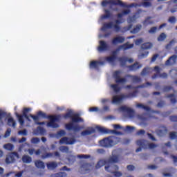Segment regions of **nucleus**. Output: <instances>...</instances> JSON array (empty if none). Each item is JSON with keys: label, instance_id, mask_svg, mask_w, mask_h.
<instances>
[{"label": "nucleus", "instance_id": "603ef678", "mask_svg": "<svg viewBox=\"0 0 177 177\" xmlns=\"http://www.w3.org/2000/svg\"><path fill=\"white\" fill-rule=\"evenodd\" d=\"M144 24H151V18H148L144 22Z\"/></svg>", "mask_w": 177, "mask_h": 177}, {"label": "nucleus", "instance_id": "4c0bfd02", "mask_svg": "<svg viewBox=\"0 0 177 177\" xmlns=\"http://www.w3.org/2000/svg\"><path fill=\"white\" fill-rule=\"evenodd\" d=\"M120 111H127V113H129L131 111V109L128 108L127 106H123L120 108Z\"/></svg>", "mask_w": 177, "mask_h": 177}, {"label": "nucleus", "instance_id": "052dcab7", "mask_svg": "<svg viewBox=\"0 0 177 177\" xmlns=\"http://www.w3.org/2000/svg\"><path fill=\"white\" fill-rule=\"evenodd\" d=\"M148 136H149V139H151V140H156V138H154V137L153 136H151V134L148 133Z\"/></svg>", "mask_w": 177, "mask_h": 177}, {"label": "nucleus", "instance_id": "c756f323", "mask_svg": "<svg viewBox=\"0 0 177 177\" xmlns=\"http://www.w3.org/2000/svg\"><path fill=\"white\" fill-rule=\"evenodd\" d=\"M28 153L29 154H30V156H32V154H34V153L36 154V156H39V154H41V151L37 150L35 151L34 149H29Z\"/></svg>", "mask_w": 177, "mask_h": 177}, {"label": "nucleus", "instance_id": "2eb2a0df", "mask_svg": "<svg viewBox=\"0 0 177 177\" xmlns=\"http://www.w3.org/2000/svg\"><path fill=\"white\" fill-rule=\"evenodd\" d=\"M107 49V44L104 41H100V46L97 48L98 52H103V50H106Z\"/></svg>", "mask_w": 177, "mask_h": 177}, {"label": "nucleus", "instance_id": "ea45409f", "mask_svg": "<svg viewBox=\"0 0 177 177\" xmlns=\"http://www.w3.org/2000/svg\"><path fill=\"white\" fill-rule=\"evenodd\" d=\"M59 150L62 153H67V151H68V148H67V147H60Z\"/></svg>", "mask_w": 177, "mask_h": 177}, {"label": "nucleus", "instance_id": "4d7b16f0", "mask_svg": "<svg viewBox=\"0 0 177 177\" xmlns=\"http://www.w3.org/2000/svg\"><path fill=\"white\" fill-rule=\"evenodd\" d=\"M23 175V171L18 172L15 174L16 177H21Z\"/></svg>", "mask_w": 177, "mask_h": 177}, {"label": "nucleus", "instance_id": "864d4df0", "mask_svg": "<svg viewBox=\"0 0 177 177\" xmlns=\"http://www.w3.org/2000/svg\"><path fill=\"white\" fill-rule=\"evenodd\" d=\"M176 138V133L172 132L170 133V138L175 139Z\"/></svg>", "mask_w": 177, "mask_h": 177}, {"label": "nucleus", "instance_id": "7ed1b4c3", "mask_svg": "<svg viewBox=\"0 0 177 177\" xmlns=\"http://www.w3.org/2000/svg\"><path fill=\"white\" fill-rule=\"evenodd\" d=\"M64 118H71L72 122L66 124V128L68 131H73V132H80L84 129V126H80L77 122H82L84 120L80 117L78 113H74L73 110L69 109L66 114L64 116Z\"/></svg>", "mask_w": 177, "mask_h": 177}, {"label": "nucleus", "instance_id": "a211bd4d", "mask_svg": "<svg viewBox=\"0 0 177 177\" xmlns=\"http://www.w3.org/2000/svg\"><path fill=\"white\" fill-rule=\"evenodd\" d=\"M103 62L97 61H92L90 63V68H97L100 66H102Z\"/></svg>", "mask_w": 177, "mask_h": 177}, {"label": "nucleus", "instance_id": "4be33fe9", "mask_svg": "<svg viewBox=\"0 0 177 177\" xmlns=\"http://www.w3.org/2000/svg\"><path fill=\"white\" fill-rule=\"evenodd\" d=\"M142 29L141 25H137L134 28L131 30V34H136L137 32H139L140 30Z\"/></svg>", "mask_w": 177, "mask_h": 177}, {"label": "nucleus", "instance_id": "37998d69", "mask_svg": "<svg viewBox=\"0 0 177 177\" xmlns=\"http://www.w3.org/2000/svg\"><path fill=\"white\" fill-rule=\"evenodd\" d=\"M31 142H32V143H35V145H37V143H39V138H32L31 140Z\"/></svg>", "mask_w": 177, "mask_h": 177}, {"label": "nucleus", "instance_id": "f257e3e1", "mask_svg": "<svg viewBox=\"0 0 177 177\" xmlns=\"http://www.w3.org/2000/svg\"><path fill=\"white\" fill-rule=\"evenodd\" d=\"M113 5H121L124 8H127L124 9L122 13L118 15V19L115 22L104 24L101 28L102 31H106V30H108L109 28H113L115 31H120L119 24L124 23V20H122L121 18L123 16L129 14V12H131L129 8H132V6H136V4L128 6L120 0H104L102 2V6H103V8H111V6Z\"/></svg>", "mask_w": 177, "mask_h": 177}, {"label": "nucleus", "instance_id": "69168bd1", "mask_svg": "<svg viewBox=\"0 0 177 177\" xmlns=\"http://www.w3.org/2000/svg\"><path fill=\"white\" fill-rule=\"evenodd\" d=\"M156 168H157V167H156V165L149 166V169H156Z\"/></svg>", "mask_w": 177, "mask_h": 177}, {"label": "nucleus", "instance_id": "79ce46f5", "mask_svg": "<svg viewBox=\"0 0 177 177\" xmlns=\"http://www.w3.org/2000/svg\"><path fill=\"white\" fill-rule=\"evenodd\" d=\"M6 117V113H5V112H3L1 110H0V120H2Z\"/></svg>", "mask_w": 177, "mask_h": 177}, {"label": "nucleus", "instance_id": "dca6fc26", "mask_svg": "<svg viewBox=\"0 0 177 177\" xmlns=\"http://www.w3.org/2000/svg\"><path fill=\"white\" fill-rule=\"evenodd\" d=\"M177 56L173 55L171 57L169 60L166 62V66H171L172 64H175L176 63Z\"/></svg>", "mask_w": 177, "mask_h": 177}, {"label": "nucleus", "instance_id": "f704fd0d", "mask_svg": "<svg viewBox=\"0 0 177 177\" xmlns=\"http://www.w3.org/2000/svg\"><path fill=\"white\" fill-rule=\"evenodd\" d=\"M97 129H98V131H100V132H102V133H109L107 129H106L104 127H98Z\"/></svg>", "mask_w": 177, "mask_h": 177}, {"label": "nucleus", "instance_id": "72a5a7b5", "mask_svg": "<svg viewBox=\"0 0 177 177\" xmlns=\"http://www.w3.org/2000/svg\"><path fill=\"white\" fill-rule=\"evenodd\" d=\"M114 55H111V56H109V57H107L106 58V61L108 62V63H113L114 62Z\"/></svg>", "mask_w": 177, "mask_h": 177}, {"label": "nucleus", "instance_id": "20e7f679", "mask_svg": "<svg viewBox=\"0 0 177 177\" xmlns=\"http://www.w3.org/2000/svg\"><path fill=\"white\" fill-rule=\"evenodd\" d=\"M29 111H31V109L24 108L22 112L23 115H19V113H17V112L15 113V115L16 117H17L21 127L24 125V119H23L24 117L26 118L28 121H31V120H33L35 122H37V120H38V116H34L32 115H30L29 116L27 115V113H28Z\"/></svg>", "mask_w": 177, "mask_h": 177}, {"label": "nucleus", "instance_id": "f3484780", "mask_svg": "<svg viewBox=\"0 0 177 177\" xmlns=\"http://www.w3.org/2000/svg\"><path fill=\"white\" fill-rule=\"evenodd\" d=\"M177 56L173 55L171 57L169 60L166 62V66H171L172 64H175L176 63Z\"/></svg>", "mask_w": 177, "mask_h": 177}, {"label": "nucleus", "instance_id": "8fccbe9b", "mask_svg": "<svg viewBox=\"0 0 177 177\" xmlns=\"http://www.w3.org/2000/svg\"><path fill=\"white\" fill-rule=\"evenodd\" d=\"M143 42V39H138L136 41V45H140Z\"/></svg>", "mask_w": 177, "mask_h": 177}, {"label": "nucleus", "instance_id": "c9c22d12", "mask_svg": "<svg viewBox=\"0 0 177 177\" xmlns=\"http://www.w3.org/2000/svg\"><path fill=\"white\" fill-rule=\"evenodd\" d=\"M137 107H139L140 109H143L144 110H147V111L150 110V108L149 106H145V105H143L142 104H138L137 105Z\"/></svg>", "mask_w": 177, "mask_h": 177}, {"label": "nucleus", "instance_id": "bf43d9fd", "mask_svg": "<svg viewBox=\"0 0 177 177\" xmlns=\"http://www.w3.org/2000/svg\"><path fill=\"white\" fill-rule=\"evenodd\" d=\"M143 6H145V8H147L148 6H150V3L149 2H145L143 3Z\"/></svg>", "mask_w": 177, "mask_h": 177}, {"label": "nucleus", "instance_id": "7c9ffc66", "mask_svg": "<svg viewBox=\"0 0 177 177\" xmlns=\"http://www.w3.org/2000/svg\"><path fill=\"white\" fill-rule=\"evenodd\" d=\"M140 67H142V66H140L139 63H136L130 67V70H138V68H140Z\"/></svg>", "mask_w": 177, "mask_h": 177}, {"label": "nucleus", "instance_id": "a19ab883", "mask_svg": "<svg viewBox=\"0 0 177 177\" xmlns=\"http://www.w3.org/2000/svg\"><path fill=\"white\" fill-rule=\"evenodd\" d=\"M133 129H135V127H131V126H127V127H126L125 131H126L127 132H132V131H133Z\"/></svg>", "mask_w": 177, "mask_h": 177}, {"label": "nucleus", "instance_id": "393cba45", "mask_svg": "<svg viewBox=\"0 0 177 177\" xmlns=\"http://www.w3.org/2000/svg\"><path fill=\"white\" fill-rule=\"evenodd\" d=\"M23 162H26V164H30V162L32 161L31 157L25 155L22 158Z\"/></svg>", "mask_w": 177, "mask_h": 177}, {"label": "nucleus", "instance_id": "9d476101", "mask_svg": "<svg viewBox=\"0 0 177 177\" xmlns=\"http://www.w3.org/2000/svg\"><path fill=\"white\" fill-rule=\"evenodd\" d=\"M113 77L115 79V81L118 84H125L127 82V80L124 78H121V72L120 71H115L113 73Z\"/></svg>", "mask_w": 177, "mask_h": 177}, {"label": "nucleus", "instance_id": "473e14b6", "mask_svg": "<svg viewBox=\"0 0 177 177\" xmlns=\"http://www.w3.org/2000/svg\"><path fill=\"white\" fill-rule=\"evenodd\" d=\"M111 88L114 91V92H118L120 91V87L117 84L111 85Z\"/></svg>", "mask_w": 177, "mask_h": 177}, {"label": "nucleus", "instance_id": "49530a36", "mask_svg": "<svg viewBox=\"0 0 177 177\" xmlns=\"http://www.w3.org/2000/svg\"><path fill=\"white\" fill-rule=\"evenodd\" d=\"M157 31V28L156 27H153L151 28V30L149 31V34H154V32H156Z\"/></svg>", "mask_w": 177, "mask_h": 177}, {"label": "nucleus", "instance_id": "c03bdc74", "mask_svg": "<svg viewBox=\"0 0 177 177\" xmlns=\"http://www.w3.org/2000/svg\"><path fill=\"white\" fill-rule=\"evenodd\" d=\"M99 111V108L97 107H91L88 110V111H90L91 113H93V111Z\"/></svg>", "mask_w": 177, "mask_h": 177}, {"label": "nucleus", "instance_id": "cd10ccee", "mask_svg": "<svg viewBox=\"0 0 177 177\" xmlns=\"http://www.w3.org/2000/svg\"><path fill=\"white\" fill-rule=\"evenodd\" d=\"M14 148L15 147L13 146V145L10 143L6 144L3 145V149H5L6 150H9L10 151L13 150Z\"/></svg>", "mask_w": 177, "mask_h": 177}, {"label": "nucleus", "instance_id": "e2e57ef3", "mask_svg": "<svg viewBox=\"0 0 177 177\" xmlns=\"http://www.w3.org/2000/svg\"><path fill=\"white\" fill-rule=\"evenodd\" d=\"M158 56V55H153V57L151 59V62H156V59H157Z\"/></svg>", "mask_w": 177, "mask_h": 177}, {"label": "nucleus", "instance_id": "1a4fd4ad", "mask_svg": "<svg viewBox=\"0 0 177 177\" xmlns=\"http://www.w3.org/2000/svg\"><path fill=\"white\" fill-rule=\"evenodd\" d=\"M16 158L17 159L20 158L17 153H10L9 155H8L7 158H6V162H7V164H10V162H15V161L16 160Z\"/></svg>", "mask_w": 177, "mask_h": 177}, {"label": "nucleus", "instance_id": "ddd939ff", "mask_svg": "<svg viewBox=\"0 0 177 177\" xmlns=\"http://www.w3.org/2000/svg\"><path fill=\"white\" fill-rule=\"evenodd\" d=\"M59 143L61 145H74V143H75V140H74V138L64 137L59 140Z\"/></svg>", "mask_w": 177, "mask_h": 177}, {"label": "nucleus", "instance_id": "13d9d810", "mask_svg": "<svg viewBox=\"0 0 177 177\" xmlns=\"http://www.w3.org/2000/svg\"><path fill=\"white\" fill-rule=\"evenodd\" d=\"M154 71H156V73H159L160 71H161V69L158 66H156L154 68Z\"/></svg>", "mask_w": 177, "mask_h": 177}, {"label": "nucleus", "instance_id": "0e129e2a", "mask_svg": "<svg viewBox=\"0 0 177 177\" xmlns=\"http://www.w3.org/2000/svg\"><path fill=\"white\" fill-rule=\"evenodd\" d=\"M79 158H88V156H86V155H80V156H79Z\"/></svg>", "mask_w": 177, "mask_h": 177}, {"label": "nucleus", "instance_id": "774afa93", "mask_svg": "<svg viewBox=\"0 0 177 177\" xmlns=\"http://www.w3.org/2000/svg\"><path fill=\"white\" fill-rule=\"evenodd\" d=\"M173 160L174 162H177V157L176 156H173Z\"/></svg>", "mask_w": 177, "mask_h": 177}, {"label": "nucleus", "instance_id": "9b49d317", "mask_svg": "<svg viewBox=\"0 0 177 177\" xmlns=\"http://www.w3.org/2000/svg\"><path fill=\"white\" fill-rule=\"evenodd\" d=\"M114 12V10L110 8V10L107 9H104V15H102L100 17V21H102V20H106V19H109L113 16V13Z\"/></svg>", "mask_w": 177, "mask_h": 177}, {"label": "nucleus", "instance_id": "aec40b11", "mask_svg": "<svg viewBox=\"0 0 177 177\" xmlns=\"http://www.w3.org/2000/svg\"><path fill=\"white\" fill-rule=\"evenodd\" d=\"M95 132V129L90 127L87 130L82 132V136H86V135H91V133H93Z\"/></svg>", "mask_w": 177, "mask_h": 177}, {"label": "nucleus", "instance_id": "f8f14e48", "mask_svg": "<svg viewBox=\"0 0 177 177\" xmlns=\"http://www.w3.org/2000/svg\"><path fill=\"white\" fill-rule=\"evenodd\" d=\"M125 99V95H113L112 97V103L113 104H120Z\"/></svg>", "mask_w": 177, "mask_h": 177}, {"label": "nucleus", "instance_id": "6e6552de", "mask_svg": "<svg viewBox=\"0 0 177 177\" xmlns=\"http://www.w3.org/2000/svg\"><path fill=\"white\" fill-rule=\"evenodd\" d=\"M137 145L143 149H154L156 147L154 144H149L147 141L145 140H138Z\"/></svg>", "mask_w": 177, "mask_h": 177}, {"label": "nucleus", "instance_id": "3c124183", "mask_svg": "<svg viewBox=\"0 0 177 177\" xmlns=\"http://www.w3.org/2000/svg\"><path fill=\"white\" fill-rule=\"evenodd\" d=\"M169 23H175L176 21V18L175 17H171L169 19Z\"/></svg>", "mask_w": 177, "mask_h": 177}, {"label": "nucleus", "instance_id": "a878e982", "mask_svg": "<svg viewBox=\"0 0 177 177\" xmlns=\"http://www.w3.org/2000/svg\"><path fill=\"white\" fill-rule=\"evenodd\" d=\"M34 133L35 135H39V134L44 135V133H45V130L42 127H39L37 128V131H34Z\"/></svg>", "mask_w": 177, "mask_h": 177}, {"label": "nucleus", "instance_id": "680f3d73", "mask_svg": "<svg viewBox=\"0 0 177 177\" xmlns=\"http://www.w3.org/2000/svg\"><path fill=\"white\" fill-rule=\"evenodd\" d=\"M107 102H109V100H107V99L104 98V99L101 100V102L103 104L107 103Z\"/></svg>", "mask_w": 177, "mask_h": 177}, {"label": "nucleus", "instance_id": "e433bc0d", "mask_svg": "<svg viewBox=\"0 0 177 177\" xmlns=\"http://www.w3.org/2000/svg\"><path fill=\"white\" fill-rule=\"evenodd\" d=\"M66 172H61L57 174H54L53 176V177H66Z\"/></svg>", "mask_w": 177, "mask_h": 177}, {"label": "nucleus", "instance_id": "0eeeda50", "mask_svg": "<svg viewBox=\"0 0 177 177\" xmlns=\"http://www.w3.org/2000/svg\"><path fill=\"white\" fill-rule=\"evenodd\" d=\"M50 122L47 124V127L50 128H59V124L56 122L60 120V115L50 116Z\"/></svg>", "mask_w": 177, "mask_h": 177}, {"label": "nucleus", "instance_id": "2f4dec72", "mask_svg": "<svg viewBox=\"0 0 177 177\" xmlns=\"http://www.w3.org/2000/svg\"><path fill=\"white\" fill-rule=\"evenodd\" d=\"M167 38V35L165 33H162L158 37V41H164Z\"/></svg>", "mask_w": 177, "mask_h": 177}, {"label": "nucleus", "instance_id": "5fc2aeb1", "mask_svg": "<svg viewBox=\"0 0 177 177\" xmlns=\"http://www.w3.org/2000/svg\"><path fill=\"white\" fill-rule=\"evenodd\" d=\"M127 169L128 171H133V169H135V167L133 165H129L127 166Z\"/></svg>", "mask_w": 177, "mask_h": 177}, {"label": "nucleus", "instance_id": "a18cd8bd", "mask_svg": "<svg viewBox=\"0 0 177 177\" xmlns=\"http://www.w3.org/2000/svg\"><path fill=\"white\" fill-rule=\"evenodd\" d=\"M18 133L19 135H23L24 136H26V135H27V130L19 131Z\"/></svg>", "mask_w": 177, "mask_h": 177}, {"label": "nucleus", "instance_id": "bb28decb", "mask_svg": "<svg viewBox=\"0 0 177 177\" xmlns=\"http://www.w3.org/2000/svg\"><path fill=\"white\" fill-rule=\"evenodd\" d=\"M47 167L48 168V169H55V168H56V167H57V163L55 162H51L47 164Z\"/></svg>", "mask_w": 177, "mask_h": 177}, {"label": "nucleus", "instance_id": "f03ea898", "mask_svg": "<svg viewBox=\"0 0 177 177\" xmlns=\"http://www.w3.org/2000/svg\"><path fill=\"white\" fill-rule=\"evenodd\" d=\"M122 152V151L120 149H115L112 152V156L109 159V160H100L96 165V168H100V167H103V165H105L106 171H108L109 172H112L113 174H114V176L115 177L122 176V174L117 171V169H118V167L114 165L115 162H118V160L120 158V156H121Z\"/></svg>", "mask_w": 177, "mask_h": 177}, {"label": "nucleus", "instance_id": "412c9836", "mask_svg": "<svg viewBox=\"0 0 177 177\" xmlns=\"http://www.w3.org/2000/svg\"><path fill=\"white\" fill-rule=\"evenodd\" d=\"M44 115H45V113H44V112L39 111L37 113V115H36V117H38V119L37 120V122H35L38 125H42V124H45L44 122H38V121L39 120V117H44Z\"/></svg>", "mask_w": 177, "mask_h": 177}, {"label": "nucleus", "instance_id": "c85d7f7f", "mask_svg": "<svg viewBox=\"0 0 177 177\" xmlns=\"http://www.w3.org/2000/svg\"><path fill=\"white\" fill-rule=\"evenodd\" d=\"M35 166L37 168H45V165L44 164V162L41 160H37L35 162Z\"/></svg>", "mask_w": 177, "mask_h": 177}, {"label": "nucleus", "instance_id": "5701e85b", "mask_svg": "<svg viewBox=\"0 0 177 177\" xmlns=\"http://www.w3.org/2000/svg\"><path fill=\"white\" fill-rule=\"evenodd\" d=\"M120 64H122V66H124V64H125V63H127V62H129V63H132V62H133V59H129V60L125 58V57H123V58H120Z\"/></svg>", "mask_w": 177, "mask_h": 177}, {"label": "nucleus", "instance_id": "338daca9", "mask_svg": "<svg viewBox=\"0 0 177 177\" xmlns=\"http://www.w3.org/2000/svg\"><path fill=\"white\" fill-rule=\"evenodd\" d=\"M138 135H143V133H145V131L143 130H140L138 132Z\"/></svg>", "mask_w": 177, "mask_h": 177}, {"label": "nucleus", "instance_id": "4468645a", "mask_svg": "<svg viewBox=\"0 0 177 177\" xmlns=\"http://www.w3.org/2000/svg\"><path fill=\"white\" fill-rule=\"evenodd\" d=\"M124 41L125 39L124 37L121 36H118L113 39L112 43L113 44V45H117L118 44H122V42H124Z\"/></svg>", "mask_w": 177, "mask_h": 177}, {"label": "nucleus", "instance_id": "423d86ee", "mask_svg": "<svg viewBox=\"0 0 177 177\" xmlns=\"http://www.w3.org/2000/svg\"><path fill=\"white\" fill-rule=\"evenodd\" d=\"M151 48H153V44L151 43H145L142 44L138 57L140 59H145V57H147L149 55V51H147V49H151Z\"/></svg>", "mask_w": 177, "mask_h": 177}, {"label": "nucleus", "instance_id": "de8ad7c7", "mask_svg": "<svg viewBox=\"0 0 177 177\" xmlns=\"http://www.w3.org/2000/svg\"><path fill=\"white\" fill-rule=\"evenodd\" d=\"M135 17H136V16L133 17H129V18L127 19L128 23H129V24L133 23V21H135Z\"/></svg>", "mask_w": 177, "mask_h": 177}, {"label": "nucleus", "instance_id": "b1692460", "mask_svg": "<svg viewBox=\"0 0 177 177\" xmlns=\"http://www.w3.org/2000/svg\"><path fill=\"white\" fill-rule=\"evenodd\" d=\"M132 48H133V44H129V43H127L123 46H120V49H123L124 50L127 49H131Z\"/></svg>", "mask_w": 177, "mask_h": 177}, {"label": "nucleus", "instance_id": "58836bf2", "mask_svg": "<svg viewBox=\"0 0 177 177\" xmlns=\"http://www.w3.org/2000/svg\"><path fill=\"white\" fill-rule=\"evenodd\" d=\"M64 135H66V131H64V130H61L57 133V138L64 136Z\"/></svg>", "mask_w": 177, "mask_h": 177}, {"label": "nucleus", "instance_id": "09e8293b", "mask_svg": "<svg viewBox=\"0 0 177 177\" xmlns=\"http://www.w3.org/2000/svg\"><path fill=\"white\" fill-rule=\"evenodd\" d=\"M12 131V130H10V129H8L5 134V138H8V136H10V132Z\"/></svg>", "mask_w": 177, "mask_h": 177}, {"label": "nucleus", "instance_id": "6e6d98bb", "mask_svg": "<svg viewBox=\"0 0 177 177\" xmlns=\"http://www.w3.org/2000/svg\"><path fill=\"white\" fill-rule=\"evenodd\" d=\"M113 127L115 129H121V127L120 126V124H113Z\"/></svg>", "mask_w": 177, "mask_h": 177}, {"label": "nucleus", "instance_id": "39448f33", "mask_svg": "<svg viewBox=\"0 0 177 177\" xmlns=\"http://www.w3.org/2000/svg\"><path fill=\"white\" fill-rule=\"evenodd\" d=\"M118 142H120V138L115 137H109L100 141V145L102 147H111V146L117 145Z\"/></svg>", "mask_w": 177, "mask_h": 177}, {"label": "nucleus", "instance_id": "6ab92c4d", "mask_svg": "<svg viewBox=\"0 0 177 177\" xmlns=\"http://www.w3.org/2000/svg\"><path fill=\"white\" fill-rule=\"evenodd\" d=\"M6 119L8 120V124L10 127H13V128L16 127V122L15 121V120H13V118H12L11 116H8L6 118Z\"/></svg>", "mask_w": 177, "mask_h": 177}]
</instances>
